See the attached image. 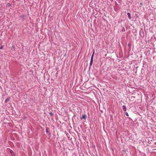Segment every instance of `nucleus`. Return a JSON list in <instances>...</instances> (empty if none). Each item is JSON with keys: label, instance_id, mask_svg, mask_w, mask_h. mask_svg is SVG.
Returning a JSON list of instances; mask_svg holds the SVG:
<instances>
[{"label": "nucleus", "instance_id": "1", "mask_svg": "<svg viewBox=\"0 0 156 156\" xmlns=\"http://www.w3.org/2000/svg\"><path fill=\"white\" fill-rule=\"evenodd\" d=\"M94 52V50L92 54V55H91V59H90V66H92V63H93Z\"/></svg>", "mask_w": 156, "mask_h": 156}, {"label": "nucleus", "instance_id": "2", "mask_svg": "<svg viewBox=\"0 0 156 156\" xmlns=\"http://www.w3.org/2000/svg\"><path fill=\"white\" fill-rule=\"evenodd\" d=\"M20 18L22 19L23 20H25L27 18V16L26 15H23L20 16Z\"/></svg>", "mask_w": 156, "mask_h": 156}, {"label": "nucleus", "instance_id": "3", "mask_svg": "<svg viewBox=\"0 0 156 156\" xmlns=\"http://www.w3.org/2000/svg\"><path fill=\"white\" fill-rule=\"evenodd\" d=\"M122 109H123V111H124L125 112L126 111V106H125V105H123V106H122Z\"/></svg>", "mask_w": 156, "mask_h": 156}, {"label": "nucleus", "instance_id": "4", "mask_svg": "<svg viewBox=\"0 0 156 156\" xmlns=\"http://www.w3.org/2000/svg\"><path fill=\"white\" fill-rule=\"evenodd\" d=\"M127 14L128 15V18L129 19H131V15L130 13L128 12L127 13Z\"/></svg>", "mask_w": 156, "mask_h": 156}, {"label": "nucleus", "instance_id": "5", "mask_svg": "<svg viewBox=\"0 0 156 156\" xmlns=\"http://www.w3.org/2000/svg\"><path fill=\"white\" fill-rule=\"evenodd\" d=\"M9 99H10V98L9 97L7 98L5 100V103H6L7 102L9 101Z\"/></svg>", "mask_w": 156, "mask_h": 156}, {"label": "nucleus", "instance_id": "6", "mask_svg": "<svg viewBox=\"0 0 156 156\" xmlns=\"http://www.w3.org/2000/svg\"><path fill=\"white\" fill-rule=\"evenodd\" d=\"M86 117V116L85 114L83 115L82 117L81 118V119H85Z\"/></svg>", "mask_w": 156, "mask_h": 156}, {"label": "nucleus", "instance_id": "7", "mask_svg": "<svg viewBox=\"0 0 156 156\" xmlns=\"http://www.w3.org/2000/svg\"><path fill=\"white\" fill-rule=\"evenodd\" d=\"M10 152L12 154L14 153L13 151L11 150H10Z\"/></svg>", "mask_w": 156, "mask_h": 156}, {"label": "nucleus", "instance_id": "8", "mask_svg": "<svg viewBox=\"0 0 156 156\" xmlns=\"http://www.w3.org/2000/svg\"><path fill=\"white\" fill-rule=\"evenodd\" d=\"M7 6L9 7H10L11 5V4L9 3H8L7 4Z\"/></svg>", "mask_w": 156, "mask_h": 156}, {"label": "nucleus", "instance_id": "9", "mask_svg": "<svg viewBox=\"0 0 156 156\" xmlns=\"http://www.w3.org/2000/svg\"><path fill=\"white\" fill-rule=\"evenodd\" d=\"M125 114H126V116H129V114H128L127 112H125Z\"/></svg>", "mask_w": 156, "mask_h": 156}, {"label": "nucleus", "instance_id": "10", "mask_svg": "<svg viewBox=\"0 0 156 156\" xmlns=\"http://www.w3.org/2000/svg\"><path fill=\"white\" fill-rule=\"evenodd\" d=\"M3 45H2L0 47V49H3Z\"/></svg>", "mask_w": 156, "mask_h": 156}, {"label": "nucleus", "instance_id": "11", "mask_svg": "<svg viewBox=\"0 0 156 156\" xmlns=\"http://www.w3.org/2000/svg\"><path fill=\"white\" fill-rule=\"evenodd\" d=\"M12 48L13 49H15V46L14 45H12Z\"/></svg>", "mask_w": 156, "mask_h": 156}, {"label": "nucleus", "instance_id": "12", "mask_svg": "<svg viewBox=\"0 0 156 156\" xmlns=\"http://www.w3.org/2000/svg\"><path fill=\"white\" fill-rule=\"evenodd\" d=\"M45 131L46 133H48V130L47 129H46L45 130Z\"/></svg>", "mask_w": 156, "mask_h": 156}, {"label": "nucleus", "instance_id": "13", "mask_svg": "<svg viewBox=\"0 0 156 156\" xmlns=\"http://www.w3.org/2000/svg\"><path fill=\"white\" fill-rule=\"evenodd\" d=\"M50 115H51L52 114V113H50Z\"/></svg>", "mask_w": 156, "mask_h": 156}]
</instances>
